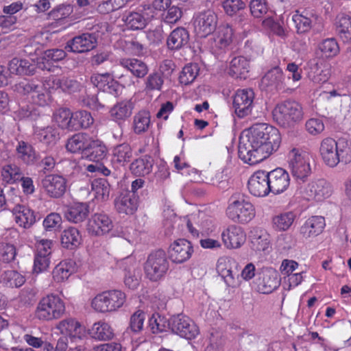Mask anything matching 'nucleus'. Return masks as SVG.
Segmentation results:
<instances>
[{
  "mask_svg": "<svg viewBox=\"0 0 351 351\" xmlns=\"http://www.w3.org/2000/svg\"><path fill=\"white\" fill-rule=\"evenodd\" d=\"M252 248L258 252H266L270 248L269 235L262 230H256L251 236Z\"/></svg>",
  "mask_w": 351,
  "mask_h": 351,
  "instance_id": "obj_50",
  "label": "nucleus"
},
{
  "mask_svg": "<svg viewBox=\"0 0 351 351\" xmlns=\"http://www.w3.org/2000/svg\"><path fill=\"white\" fill-rule=\"evenodd\" d=\"M35 69V64L26 59L14 58L8 64V71L10 74L31 75L34 73Z\"/></svg>",
  "mask_w": 351,
  "mask_h": 351,
  "instance_id": "obj_34",
  "label": "nucleus"
},
{
  "mask_svg": "<svg viewBox=\"0 0 351 351\" xmlns=\"http://www.w3.org/2000/svg\"><path fill=\"white\" fill-rule=\"evenodd\" d=\"M133 156V151L128 143L114 146L112 149L111 164L114 169H119L129 163Z\"/></svg>",
  "mask_w": 351,
  "mask_h": 351,
  "instance_id": "obj_26",
  "label": "nucleus"
},
{
  "mask_svg": "<svg viewBox=\"0 0 351 351\" xmlns=\"http://www.w3.org/2000/svg\"><path fill=\"white\" fill-rule=\"evenodd\" d=\"M337 30L343 42L351 40V15L341 13L337 17Z\"/></svg>",
  "mask_w": 351,
  "mask_h": 351,
  "instance_id": "obj_47",
  "label": "nucleus"
},
{
  "mask_svg": "<svg viewBox=\"0 0 351 351\" xmlns=\"http://www.w3.org/2000/svg\"><path fill=\"white\" fill-rule=\"evenodd\" d=\"M226 215L234 222L247 223L255 217L256 211L250 202L241 197L232 200L227 208Z\"/></svg>",
  "mask_w": 351,
  "mask_h": 351,
  "instance_id": "obj_9",
  "label": "nucleus"
},
{
  "mask_svg": "<svg viewBox=\"0 0 351 351\" xmlns=\"http://www.w3.org/2000/svg\"><path fill=\"white\" fill-rule=\"evenodd\" d=\"M39 88V84L36 83L33 80H23L16 83L12 86V89L14 92L20 95H30L32 97L34 92Z\"/></svg>",
  "mask_w": 351,
  "mask_h": 351,
  "instance_id": "obj_60",
  "label": "nucleus"
},
{
  "mask_svg": "<svg viewBox=\"0 0 351 351\" xmlns=\"http://www.w3.org/2000/svg\"><path fill=\"white\" fill-rule=\"evenodd\" d=\"M325 227L324 217L318 215L311 216L300 227V234L306 239L314 238L322 234Z\"/></svg>",
  "mask_w": 351,
  "mask_h": 351,
  "instance_id": "obj_23",
  "label": "nucleus"
},
{
  "mask_svg": "<svg viewBox=\"0 0 351 351\" xmlns=\"http://www.w3.org/2000/svg\"><path fill=\"white\" fill-rule=\"evenodd\" d=\"M113 222L105 213H95L88 220L86 230L92 236H103L113 228Z\"/></svg>",
  "mask_w": 351,
  "mask_h": 351,
  "instance_id": "obj_17",
  "label": "nucleus"
},
{
  "mask_svg": "<svg viewBox=\"0 0 351 351\" xmlns=\"http://www.w3.org/2000/svg\"><path fill=\"white\" fill-rule=\"evenodd\" d=\"M191 243L184 239L176 240L169 248V257L173 263L180 264L188 261L193 254Z\"/></svg>",
  "mask_w": 351,
  "mask_h": 351,
  "instance_id": "obj_21",
  "label": "nucleus"
},
{
  "mask_svg": "<svg viewBox=\"0 0 351 351\" xmlns=\"http://www.w3.org/2000/svg\"><path fill=\"white\" fill-rule=\"evenodd\" d=\"M224 339L221 331L212 329L208 336V344L205 351H222Z\"/></svg>",
  "mask_w": 351,
  "mask_h": 351,
  "instance_id": "obj_57",
  "label": "nucleus"
},
{
  "mask_svg": "<svg viewBox=\"0 0 351 351\" xmlns=\"http://www.w3.org/2000/svg\"><path fill=\"white\" fill-rule=\"evenodd\" d=\"M110 186L104 178L95 179L91 182L90 193L98 201L104 202L108 199Z\"/></svg>",
  "mask_w": 351,
  "mask_h": 351,
  "instance_id": "obj_45",
  "label": "nucleus"
},
{
  "mask_svg": "<svg viewBox=\"0 0 351 351\" xmlns=\"http://www.w3.org/2000/svg\"><path fill=\"white\" fill-rule=\"evenodd\" d=\"M169 320L158 313L153 314L149 320V326L154 333L166 331L169 328Z\"/></svg>",
  "mask_w": 351,
  "mask_h": 351,
  "instance_id": "obj_62",
  "label": "nucleus"
},
{
  "mask_svg": "<svg viewBox=\"0 0 351 351\" xmlns=\"http://www.w3.org/2000/svg\"><path fill=\"white\" fill-rule=\"evenodd\" d=\"M34 134L40 142L48 146L55 145L59 138L56 130L52 126L36 128Z\"/></svg>",
  "mask_w": 351,
  "mask_h": 351,
  "instance_id": "obj_48",
  "label": "nucleus"
},
{
  "mask_svg": "<svg viewBox=\"0 0 351 351\" xmlns=\"http://www.w3.org/2000/svg\"><path fill=\"white\" fill-rule=\"evenodd\" d=\"M169 262L163 250H157L147 258L145 265L146 277L157 282L165 278L169 269Z\"/></svg>",
  "mask_w": 351,
  "mask_h": 351,
  "instance_id": "obj_7",
  "label": "nucleus"
},
{
  "mask_svg": "<svg viewBox=\"0 0 351 351\" xmlns=\"http://www.w3.org/2000/svg\"><path fill=\"white\" fill-rule=\"evenodd\" d=\"M89 334L92 338L98 341H108L114 337L111 326L104 321L94 323L89 330Z\"/></svg>",
  "mask_w": 351,
  "mask_h": 351,
  "instance_id": "obj_38",
  "label": "nucleus"
},
{
  "mask_svg": "<svg viewBox=\"0 0 351 351\" xmlns=\"http://www.w3.org/2000/svg\"><path fill=\"white\" fill-rule=\"evenodd\" d=\"M169 328L182 338L195 339L199 333L198 326L188 316L178 314L169 319Z\"/></svg>",
  "mask_w": 351,
  "mask_h": 351,
  "instance_id": "obj_12",
  "label": "nucleus"
},
{
  "mask_svg": "<svg viewBox=\"0 0 351 351\" xmlns=\"http://www.w3.org/2000/svg\"><path fill=\"white\" fill-rule=\"evenodd\" d=\"M295 218V215L293 212H286L276 215L272 219L274 228L279 231H285L291 227Z\"/></svg>",
  "mask_w": 351,
  "mask_h": 351,
  "instance_id": "obj_53",
  "label": "nucleus"
},
{
  "mask_svg": "<svg viewBox=\"0 0 351 351\" xmlns=\"http://www.w3.org/2000/svg\"><path fill=\"white\" fill-rule=\"evenodd\" d=\"M133 104L130 100H123L114 104L110 110L111 118L115 121H125L132 113Z\"/></svg>",
  "mask_w": 351,
  "mask_h": 351,
  "instance_id": "obj_40",
  "label": "nucleus"
},
{
  "mask_svg": "<svg viewBox=\"0 0 351 351\" xmlns=\"http://www.w3.org/2000/svg\"><path fill=\"white\" fill-rule=\"evenodd\" d=\"M60 239L64 247L73 249L81 244L82 236L77 228L70 227L63 230Z\"/></svg>",
  "mask_w": 351,
  "mask_h": 351,
  "instance_id": "obj_44",
  "label": "nucleus"
},
{
  "mask_svg": "<svg viewBox=\"0 0 351 351\" xmlns=\"http://www.w3.org/2000/svg\"><path fill=\"white\" fill-rule=\"evenodd\" d=\"M189 33L184 27L173 29L167 38V47L171 51L179 50L188 45Z\"/></svg>",
  "mask_w": 351,
  "mask_h": 351,
  "instance_id": "obj_30",
  "label": "nucleus"
},
{
  "mask_svg": "<svg viewBox=\"0 0 351 351\" xmlns=\"http://www.w3.org/2000/svg\"><path fill=\"white\" fill-rule=\"evenodd\" d=\"M42 186L48 196L59 198L64 194L66 190V180L62 176L50 174L43 179Z\"/></svg>",
  "mask_w": 351,
  "mask_h": 351,
  "instance_id": "obj_20",
  "label": "nucleus"
},
{
  "mask_svg": "<svg viewBox=\"0 0 351 351\" xmlns=\"http://www.w3.org/2000/svg\"><path fill=\"white\" fill-rule=\"evenodd\" d=\"M234 40V31L228 25L219 26L213 36L208 40L210 51L219 56L225 53L230 47Z\"/></svg>",
  "mask_w": 351,
  "mask_h": 351,
  "instance_id": "obj_11",
  "label": "nucleus"
},
{
  "mask_svg": "<svg viewBox=\"0 0 351 351\" xmlns=\"http://www.w3.org/2000/svg\"><path fill=\"white\" fill-rule=\"evenodd\" d=\"M289 167L293 177L304 181L311 173V156L302 149L293 148L288 154Z\"/></svg>",
  "mask_w": 351,
  "mask_h": 351,
  "instance_id": "obj_6",
  "label": "nucleus"
},
{
  "mask_svg": "<svg viewBox=\"0 0 351 351\" xmlns=\"http://www.w3.org/2000/svg\"><path fill=\"white\" fill-rule=\"evenodd\" d=\"M199 73V67L197 64H189L186 65L180 75V82L184 85L192 83Z\"/></svg>",
  "mask_w": 351,
  "mask_h": 351,
  "instance_id": "obj_59",
  "label": "nucleus"
},
{
  "mask_svg": "<svg viewBox=\"0 0 351 351\" xmlns=\"http://www.w3.org/2000/svg\"><path fill=\"white\" fill-rule=\"evenodd\" d=\"M45 87L53 90L60 88L63 92L73 93L80 90L81 85L77 80L69 77L50 76L46 78Z\"/></svg>",
  "mask_w": 351,
  "mask_h": 351,
  "instance_id": "obj_25",
  "label": "nucleus"
},
{
  "mask_svg": "<svg viewBox=\"0 0 351 351\" xmlns=\"http://www.w3.org/2000/svg\"><path fill=\"white\" fill-rule=\"evenodd\" d=\"M152 167L153 160L150 157L145 156L134 160L130 165V170L136 176H144L152 171Z\"/></svg>",
  "mask_w": 351,
  "mask_h": 351,
  "instance_id": "obj_52",
  "label": "nucleus"
},
{
  "mask_svg": "<svg viewBox=\"0 0 351 351\" xmlns=\"http://www.w3.org/2000/svg\"><path fill=\"white\" fill-rule=\"evenodd\" d=\"M278 130L265 123L254 125L240 136L239 156L245 163L256 165L276 152L280 144Z\"/></svg>",
  "mask_w": 351,
  "mask_h": 351,
  "instance_id": "obj_1",
  "label": "nucleus"
},
{
  "mask_svg": "<svg viewBox=\"0 0 351 351\" xmlns=\"http://www.w3.org/2000/svg\"><path fill=\"white\" fill-rule=\"evenodd\" d=\"M45 350L46 351H84V348L81 345H71L69 342H66L63 338H60L57 342L56 347L50 343L45 344Z\"/></svg>",
  "mask_w": 351,
  "mask_h": 351,
  "instance_id": "obj_64",
  "label": "nucleus"
},
{
  "mask_svg": "<svg viewBox=\"0 0 351 351\" xmlns=\"http://www.w3.org/2000/svg\"><path fill=\"white\" fill-rule=\"evenodd\" d=\"M218 18L210 10L200 12L193 17L194 31L200 38H206L217 28Z\"/></svg>",
  "mask_w": 351,
  "mask_h": 351,
  "instance_id": "obj_13",
  "label": "nucleus"
},
{
  "mask_svg": "<svg viewBox=\"0 0 351 351\" xmlns=\"http://www.w3.org/2000/svg\"><path fill=\"white\" fill-rule=\"evenodd\" d=\"M65 312L64 301L54 294L43 298L37 304L35 316L41 321H52L60 318Z\"/></svg>",
  "mask_w": 351,
  "mask_h": 351,
  "instance_id": "obj_4",
  "label": "nucleus"
},
{
  "mask_svg": "<svg viewBox=\"0 0 351 351\" xmlns=\"http://www.w3.org/2000/svg\"><path fill=\"white\" fill-rule=\"evenodd\" d=\"M91 138L86 133L75 134L67 140L66 149L69 152L82 153L83 155Z\"/></svg>",
  "mask_w": 351,
  "mask_h": 351,
  "instance_id": "obj_33",
  "label": "nucleus"
},
{
  "mask_svg": "<svg viewBox=\"0 0 351 351\" xmlns=\"http://www.w3.org/2000/svg\"><path fill=\"white\" fill-rule=\"evenodd\" d=\"M11 210L16 223L21 227L29 228L36 222L34 212L24 205H16Z\"/></svg>",
  "mask_w": 351,
  "mask_h": 351,
  "instance_id": "obj_29",
  "label": "nucleus"
},
{
  "mask_svg": "<svg viewBox=\"0 0 351 351\" xmlns=\"http://www.w3.org/2000/svg\"><path fill=\"white\" fill-rule=\"evenodd\" d=\"M280 285L278 274L275 270L268 269L263 273L258 283V291L268 294L274 291Z\"/></svg>",
  "mask_w": 351,
  "mask_h": 351,
  "instance_id": "obj_31",
  "label": "nucleus"
},
{
  "mask_svg": "<svg viewBox=\"0 0 351 351\" xmlns=\"http://www.w3.org/2000/svg\"><path fill=\"white\" fill-rule=\"evenodd\" d=\"M267 176L270 193L274 195L282 193L290 185L289 174L282 168H276L267 171Z\"/></svg>",
  "mask_w": 351,
  "mask_h": 351,
  "instance_id": "obj_19",
  "label": "nucleus"
},
{
  "mask_svg": "<svg viewBox=\"0 0 351 351\" xmlns=\"http://www.w3.org/2000/svg\"><path fill=\"white\" fill-rule=\"evenodd\" d=\"M92 84L98 89L113 95H117L121 90V86L113 79L110 73L94 74L90 78Z\"/></svg>",
  "mask_w": 351,
  "mask_h": 351,
  "instance_id": "obj_24",
  "label": "nucleus"
},
{
  "mask_svg": "<svg viewBox=\"0 0 351 351\" xmlns=\"http://www.w3.org/2000/svg\"><path fill=\"white\" fill-rule=\"evenodd\" d=\"M273 117L279 125L288 127L303 119V109L298 102L288 100L278 104L274 108Z\"/></svg>",
  "mask_w": 351,
  "mask_h": 351,
  "instance_id": "obj_5",
  "label": "nucleus"
},
{
  "mask_svg": "<svg viewBox=\"0 0 351 351\" xmlns=\"http://www.w3.org/2000/svg\"><path fill=\"white\" fill-rule=\"evenodd\" d=\"M1 176L3 182L14 184L19 181L23 176L21 168L15 164H8L3 167Z\"/></svg>",
  "mask_w": 351,
  "mask_h": 351,
  "instance_id": "obj_51",
  "label": "nucleus"
},
{
  "mask_svg": "<svg viewBox=\"0 0 351 351\" xmlns=\"http://www.w3.org/2000/svg\"><path fill=\"white\" fill-rule=\"evenodd\" d=\"M88 213V206L86 203L75 202L68 207L64 216L69 221L77 223L83 221Z\"/></svg>",
  "mask_w": 351,
  "mask_h": 351,
  "instance_id": "obj_37",
  "label": "nucleus"
},
{
  "mask_svg": "<svg viewBox=\"0 0 351 351\" xmlns=\"http://www.w3.org/2000/svg\"><path fill=\"white\" fill-rule=\"evenodd\" d=\"M267 171H257L249 178L247 189L255 197H266L269 193Z\"/></svg>",
  "mask_w": 351,
  "mask_h": 351,
  "instance_id": "obj_22",
  "label": "nucleus"
},
{
  "mask_svg": "<svg viewBox=\"0 0 351 351\" xmlns=\"http://www.w3.org/2000/svg\"><path fill=\"white\" fill-rule=\"evenodd\" d=\"M96 38L86 33L74 37L68 42L66 48L75 53H84L93 49L96 45Z\"/></svg>",
  "mask_w": 351,
  "mask_h": 351,
  "instance_id": "obj_27",
  "label": "nucleus"
},
{
  "mask_svg": "<svg viewBox=\"0 0 351 351\" xmlns=\"http://www.w3.org/2000/svg\"><path fill=\"white\" fill-rule=\"evenodd\" d=\"M339 53V47L334 38H326L318 45L317 53L324 59L335 57Z\"/></svg>",
  "mask_w": 351,
  "mask_h": 351,
  "instance_id": "obj_46",
  "label": "nucleus"
},
{
  "mask_svg": "<svg viewBox=\"0 0 351 351\" xmlns=\"http://www.w3.org/2000/svg\"><path fill=\"white\" fill-rule=\"evenodd\" d=\"M319 154L324 162L330 167L340 162L348 164L351 162V143L345 139L336 141L326 137L320 143Z\"/></svg>",
  "mask_w": 351,
  "mask_h": 351,
  "instance_id": "obj_2",
  "label": "nucleus"
},
{
  "mask_svg": "<svg viewBox=\"0 0 351 351\" xmlns=\"http://www.w3.org/2000/svg\"><path fill=\"white\" fill-rule=\"evenodd\" d=\"M308 77L315 83L322 84L328 80L329 71L320 68L318 63H315L310 68Z\"/></svg>",
  "mask_w": 351,
  "mask_h": 351,
  "instance_id": "obj_63",
  "label": "nucleus"
},
{
  "mask_svg": "<svg viewBox=\"0 0 351 351\" xmlns=\"http://www.w3.org/2000/svg\"><path fill=\"white\" fill-rule=\"evenodd\" d=\"M332 192L331 184L324 179L313 180L300 189V193L304 199L314 202L324 201Z\"/></svg>",
  "mask_w": 351,
  "mask_h": 351,
  "instance_id": "obj_8",
  "label": "nucleus"
},
{
  "mask_svg": "<svg viewBox=\"0 0 351 351\" xmlns=\"http://www.w3.org/2000/svg\"><path fill=\"white\" fill-rule=\"evenodd\" d=\"M106 154L107 148L104 143L98 139L92 138L83 156L89 160L100 162L105 158Z\"/></svg>",
  "mask_w": 351,
  "mask_h": 351,
  "instance_id": "obj_32",
  "label": "nucleus"
},
{
  "mask_svg": "<svg viewBox=\"0 0 351 351\" xmlns=\"http://www.w3.org/2000/svg\"><path fill=\"white\" fill-rule=\"evenodd\" d=\"M123 21L127 27L131 29H141L145 27L147 19L138 12L128 14Z\"/></svg>",
  "mask_w": 351,
  "mask_h": 351,
  "instance_id": "obj_61",
  "label": "nucleus"
},
{
  "mask_svg": "<svg viewBox=\"0 0 351 351\" xmlns=\"http://www.w3.org/2000/svg\"><path fill=\"white\" fill-rule=\"evenodd\" d=\"M114 207L119 213L132 215L138 208V198L132 193H122L115 199Z\"/></svg>",
  "mask_w": 351,
  "mask_h": 351,
  "instance_id": "obj_28",
  "label": "nucleus"
},
{
  "mask_svg": "<svg viewBox=\"0 0 351 351\" xmlns=\"http://www.w3.org/2000/svg\"><path fill=\"white\" fill-rule=\"evenodd\" d=\"M125 293L118 289L103 291L97 294L90 302L91 308L97 313L117 312L126 302Z\"/></svg>",
  "mask_w": 351,
  "mask_h": 351,
  "instance_id": "obj_3",
  "label": "nucleus"
},
{
  "mask_svg": "<svg viewBox=\"0 0 351 351\" xmlns=\"http://www.w3.org/2000/svg\"><path fill=\"white\" fill-rule=\"evenodd\" d=\"M249 72V62L243 56L234 57L230 62L228 73L235 78H246Z\"/></svg>",
  "mask_w": 351,
  "mask_h": 351,
  "instance_id": "obj_41",
  "label": "nucleus"
},
{
  "mask_svg": "<svg viewBox=\"0 0 351 351\" xmlns=\"http://www.w3.org/2000/svg\"><path fill=\"white\" fill-rule=\"evenodd\" d=\"M25 277L15 270L5 271L2 275V282L6 287L18 288L25 282Z\"/></svg>",
  "mask_w": 351,
  "mask_h": 351,
  "instance_id": "obj_55",
  "label": "nucleus"
},
{
  "mask_svg": "<svg viewBox=\"0 0 351 351\" xmlns=\"http://www.w3.org/2000/svg\"><path fill=\"white\" fill-rule=\"evenodd\" d=\"M221 237L227 249L234 250L240 248L245 243L246 234L241 226L230 225L223 230Z\"/></svg>",
  "mask_w": 351,
  "mask_h": 351,
  "instance_id": "obj_18",
  "label": "nucleus"
},
{
  "mask_svg": "<svg viewBox=\"0 0 351 351\" xmlns=\"http://www.w3.org/2000/svg\"><path fill=\"white\" fill-rule=\"evenodd\" d=\"M120 64L136 77H143L148 72L146 64L136 58H123L120 60Z\"/></svg>",
  "mask_w": 351,
  "mask_h": 351,
  "instance_id": "obj_42",
  "label": "nucleus"
},
{
  "mask_svg": "<svg viewBox=\"0 0 351 351\" xmlns=\"http://www.w3.org/2000/svg\"><path fill=\"white\" fill-rule=\"evenodd\" d=\"M73 114L70 110L64 108L57 109L53 114V121L62 129L73 130Z\"/></svg>",
  "mask_w": 351,
  "mask_h": 351,
  "instance_id": "obj_49",
  "label": "nucleus"
},
{
  "mask_svg": "<svg viewBox=\"0 0 351 351\" xmlns=\"http://www.w3.org/2000/svg\"><path fill=\"white\" fill-rule=\"evenodd\" d=\"M15 154L19 160L27 165L34 163L36 158V151L33 146L23 140H17Z\"/></svg>",
  "mask_w": 351,
  "mask_h": 351,
  "instance_id": "obj_35",
  "label": "nucleus"
},
{
  "mask_svg": "<svg viewBox=\"0 0 351 351\" xmlns=\"http://www.w3.org/2000/svg\"><path fill=\"white\" fill-rule=\"evenodd\" d=\"M56 329L58 330L66 342L69 344L75 345L81 341L86 337V329L77 319L74 318H66L60 321L56 326Z\"/></svg>",
  "mask_w": 351,
  "mask_h": 351,
  "instance_id": "obj_10",
  "label": "nucleus"
},
{
  "mask_svg": "<svg viewBox=\"0 0 351 351\" xmlns=\"http://www.w3.org/2000/svg\"><path fill=\"white\" fill-rule=\"evenodd\" d=\"M46 79L42 84H39V88L34 90L31 99L34 105L44 107L49 105L52 101L51 93L53 88L45 87Z\"/></svg>",
  "mask_w": 351,
  "mask_h": 351,
  "instance_id": "obj_43",
  "label": "nucleus"
},
{
  "mask_svg": "<svg viewBox=\"0 0 351 351\" xmlns=\"http://www.w3.org/2000/svg\"><path fill=\"white\" fill-rule=\"evenodd\" d=\"M65 56L66 53L62 49H49L43 53V56L38 60L36 64L42 70L49 71L52 63L63 60Z\"/></svg>",
  "mask_w": 351,
  "mask_h": 351,
  "instance_id": "obj_36",
  "label": "nucleus"
},
{
  "mask_svg": "<svg viewBox=\"0 0 351 351\" xmlns=\"http://www.w3.org/2000/svg\"><path fill=\"white\" fill-rule=\"evenodd\" d=\"M292 21L298 34L307 33L320 23L319 16L310 10H296L292 16Z\"/></svg>",
  "mask_w": 351,
  "mask_h": 351,
  "instance_id": "obj_16",
  "label": "nucleus"
},
{
  "mask_svg": "<svg viewBox=\"0 0 351 351\" xmlns=\"http://www.w3.org/2000/svg\"><path fill=\"white\" fill-rule=\"evenodd\" d=\"M235 261L229 256L220 257L216 265V270L223 278L226 285L232 288L239 287L241 283V278L232 271L233 266L236 265Z\"/></svg>",
  "mask_w": 351,
  "mask_h": 351,
  "instance_id": "obj_14",
  "label": "nucleus"
},
{
  "mask_svg": "<svg viewBox=\"0 0 351 351\" xmlns=\"http://www.w3.org/2000/svg\"><path fill=\"white\" fill-rule=\"evenodd\" d=\"M254 93L252 89H239L233 97L232 106L235 114L243 118L252 112Z\"/></svg>",
  "mask_w": 351,
  "mask_h": 351,
  "instance_id": "obj_15",
  "label": "nucleus"
},
{
  "mask_svg": "<svg viewBox=\"0 0 351 351\" xmlns=\"http://www.w3.org/2000/svg\"><path fill=\"white\" fill-rule=\"evenodd\" d=\"M94 123L91 114L86 110H79L73 113V130L88 128Z\"/></svg>",
  "mask_w": 351,
  "mask_h": 351,
  "instance_id": "obj_54",
  "label": "nucleus"
},
{
  "mask_svg": "<svg viewBox=\"0 0 351 351\" xmlns=\"http://www.w3.org/2000/svg\"><path fill=\"white\" fill-rule=\"evenodd\" d=\"M283 80V73L282 69L278 66H275L269 70L261 80V84L263 86H276L282 83Z\"/></svg>",
  "mask_w": 351,
  "mask_h": 351,
  "instance_id": "obj_56",
  "label": "nucleus"
},
{
  "mask_svg": "<svg viewBox=\"0 0 351 351\" xmlns=\"http://www.w3.org/2000/svg\"><path fill=\"white\" fill-rule=\"evenodd\" d=\"M150 125V115L147 111H140L134 117L133 128L136 134L145 132Z\"/></svg>",
  "mask_w": 351,
  "mask_h": 351,
  "instance_id": "obj_58",
  "label": "nucleus"
},
{
  "mask_svg": "<svg viewBox=\"0 0 351 351\" xmlns=\"http://www.w3.org/2000/svg\"><path fill=\"white\" fill-rule=\"evenodd\" d=\"M76 264L72 260H65L58 264L53 270V278L57 282L67 280L75 271Z\"/></svg>",
  "mask_w": 351,
  "mask_h": 351,
  "instance_id": "obj_39",
  "label": "nucleus"
}]
</instances>
